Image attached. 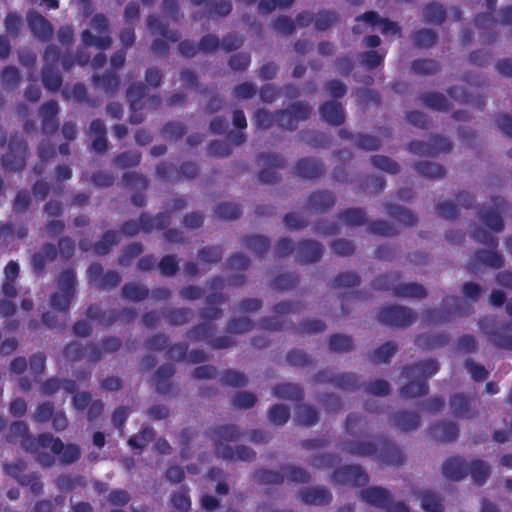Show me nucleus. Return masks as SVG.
<instances>
[{
    "instance_id": "obj_47",
    "label": "nucleus",
    "mask_w": 512,
    "mask_h": 512,
    "mask_svg": "<svg viewBox=\"0 0 512 512\" xmlns=\"http://www.w3.org/2000/svg\"><path fill=\"white\" fill-rule=\"evenodd\" d=\"M414 169L421 176L431 180L442 179L446 174V170L442 165L429 161H419L415 163Z\"/></svg>"
},
{
    "instance_id": "obj_33",
    "label": "nucleus",
    "mask_w": 512,
    "mask_h": 512,
    "mask_svg": "<svg viewBox=\"0 0 512 512\" xmlns=\"http://www.w3.org/2000/svg\"><path fill=\"white\" fill-rule=\"evenodd\" d=\"M147 26L153 32L162 36L165 40L175 43L180 39V33L170 30L167 23H163L157 15L150 14L147 17Z\"/></svg>"
},
{
    "instance_id": "obj_42",
    "label": "nucleus",
    "mask_w": 512,
    "mask_h": 512,
    "mask_svg": "<svg viewBox=\"0 0 512 512\" xmlns=\"http://www.w3.org/2000/svg\"><path fill=\"white\" fill-rule=\"evenodd\" d=\"M411 39L415 47L420 49L431 48L438 42V33L432 29H419L411 34Z\"/></svg>"
},
{
    "instance_id": "obj_5",
    "label": "nucleus",
    "mask_w": 512,
    "mask_h": 512,
    "mask_svg": "<svg viewBox=\"0 0 512 512\" xmlns=\"http://www.w3.org/2000/svg\"><path fill=\"white\" fill-rule=\"evenodd\" d=\"M28 146L18 134L12 135L7 152L1 157V166L9 172H21L26 166Z\"/></svg>"
},
{
    "instance_id": "obj_27",
    "label": "nucleus",
    "mask_w": 512,
    "mask_h": 512,
    "mask_svg": "<svg viewBox=\"0 0 512 512\" xmlns=\"http://www.w3.org/2000/svg\"><path fill=\"white\" fill-rule=\"evenodd\" d=\"M450 341L447 333H421L415 337V345L423 351L445 347Z\"/></svg>"
},
{
    "instance_id": "obj_2",
    "label": "nucleus",
    "mask_w": 512,
    "mask_h": 512,
    "mask_svg": "<svg viewBox=\"0 0 512 512\" xmlns=\"http://www.w3.org/2000/svg\"><path fill=\"white\" fill-rule=\"evenodd\" d=\"M344 450L353 456L367 457L377 454L380 465L400 466L404 463V456L398 446L387 438H379L378 444L368 441H348Z\"/></svg>"
},
{
    "instance_id": "obj_26",
    "label": "nucleus",
    "mask_w": 512,
    "mask_h": 512,
    "mask_svg": "<svg viewBox=\"0 0 512 512\" xmlns=\"http://www.w3.org/2000/svg\"><path fill=\"white\" fill-rule=\"evenodd\" d=\"M322 119L332 126H340L345 122V110L340 102L331 100L321 104L319 108Z\"/></svg>"
},
{
    "instance_id": "obj_34",
    "label": "nucleus",
    "mask_w": 512,
    "mask_h": 512,
    "mask_svg": "<svg viewBox=\"0 0 512 512\" xmlns=\"http://www.w3.org/2000/svg\"><path fill=\"white\" fill-rule=\"evenodd\" d=\"M86 316L92 321H97L101 325L111 326L118 320L117 310H102L97 304H90L86 309Z\"/></svg>"
},
{
    "instance_id": "obj_53",
    "label": "nucleus",
    "mask_w": 512,
    "mask_h": 512,
    "mask_svg": "<svg viewBox=\"0 0 512 512\" xmlns=\"http://www.w3.org/2000/svg\"><path fill=\"white\" fill-rule=\"evenodd\" d=\"M490 472L489 465L480 459L473 460L470 465H468V474L471 475L473 481L479 486L487 481Z\"/></svg>"
},
{
    "instance_id": "obj_21",
    "label": "nucleus",
    "mask_w": 512,
    "mask_h": 512,
    "mask_svg": "<svg viewBox=\"0 0 512 512\" xmlns=\"http://www.w3.org/2000/svg\"><path fill=\"white\" fill-rule=\"evenodd\" d=\"M193 6H203L207 17H227L233 10L231 0H190Z\"/></svg>"
},
{
    "instance_id": "obj_11",
    "label": "nucleus",
    "mask_w": 512,
    "mask_h": 512,
    "mask_svg": "<svg viewBox=\"0 0 512 512\" xmlns=\"http://www.w3.org/2000/svg\"><path fill=\"white\" fill-rule=\"evenodd\" d=\"M87 275L89 283L102 291L116 288L121 282V276L118 272L113 270L104 272L102 265L99 263L91 264L87 270Z\"/></svg>"
},
{
    "instance_id": "obj_10",
    "label": "nucleus",
    "mask_w": 512,
    "mask_h": 512,
    "mask_svg": "<svg viewBox=\"0 0 512 512\" xmlns=\"http://www.w3.org/2000/svg\"><path fill=\"white\" fill-rule=\"evenodd\" d=\"M331 480L336 485L364 487L369 482L367 472L358 464L343 465L331 474Z\"/></svg>"
},
{
    "instance_id": "obj_20",
    "label": "nucleus",
    "mask_w": 512,
    "mask_h": 512,
    "mask_svg": "<svg viewBox=\"0 0 512 512\" xmlns=\"http://www.w3.org/2000/svg\"><path fill=\"white\" fill-rule=\"evenodd\" d=\"M452 415L458 419H472L478 412L472 400L464 393H456L450 397Z\"/></svg>"
},
{
    "instance_id": "obj_16",
    "label": "nucleus",
    "mask_w": 512,
    "mask_h": 512,
    "mask_svg": "<svg viewBox=\"0 0 512 512\" xmlns=\"http://www.w3.org/2000/svg\"><path fill=\"white\" fill-rule=\"evenodd\" d=\"M463 301L459 297L455 296H448L443 299L444 305L452 304L454 306L453 310H447V309H438V308H431L427 309L423 313L424 321L427 324H443L446 322H449L451 320L452 315L458 314L460 312V306L462 305Z\"/></svg>"
},
{
    "instance_id": "obj_60",
    "label": "nucleus",
    "mask_w": 512,
    "mask_h": 512,
    "mask_svg": "<svg viewBox=\"0 0 512 512\" xmlns=\"http://www.w3.org/2000/svg\"><path fill=\"white\" fill-rule=\"evenodd\" d=\"M333 385L344 391H356L362 387L358 377L353 373L337 374L334 378Z\"/></svg>"
},
{
    "instance_id": "obj_23",
    "label": "nucleus",
    "mask_w": 512,
    "mask_h": 512,
    "mask_svg": "<svg viewBox=\"0 0 512 512\" xmlns=\"http://www.w3.org/2000/svg\"><path fill=\"white\" fill-rule=\"evenodd\" d=\"M27 23L33 35L42 40L48 41L53 35L51 23L36 11H30L27 14Z\"/></svg>"
},
{
    "instance_id": "obj_64",
    "label": "nucleus",
    "mask_w": 512,
    "mask_h": 512,
    "mask_svg": "<svg viewBox=\"0 0 512 512\" xmlns=\"http://www.w3.org/2000/svg\"><path fill=\"white\" fill-rule=\"evenodd\" d=\"M214 334V327L210 323H200L193 326L186 336L193 342L208 340Z\"/></svg>"
},
{
    "instance_id": "obj_12",
    "label": "nucleus",
    "mask_w": 512,
    "mask_h": 512,
    "mask_svg": "<svg viewBox=\"0 0 512 512\" xmlns=\"http://www.w3.org/2000/svg\"><path fill=\"white\" fill-rule=\"evenodd\" d=\"M258 160L265 168L261 169L258 173V179L264 184H275L279 181L280 176L276 169L285 167V158L277 153H261L258 155Z\"/></svg>"
},
{
    "instance_id": "obj_6",
    "label": "nucleus",
    "mask_w": 512,
    "mask_h": 512,
    "mask_svg": "<svg viewBox=\"0 0 512 512\" xmlns=\"http://www.w3.org/2000/svg\"><path fill=\"white\" fill-rule=\"evenodd\" d=\"M377 319L386 326L403 329L416 321L417 314L406 306L393 304L380 308Z\"/></svg>"
},
{
    "instance_id": "obj_61",
    "label": "nucleus",
    "mask_w": 512,
    "mask_h": 512,
    "mask_svg": "<svg viewBox=\"0 0 512 512\" xmlns=\"http://www.w3.org/2000/svg\"><path fill=\"white\" fill-rule=\"evenodd\" d=\"M290 408L284 404H274L268 410V418L276 426H283L290 419Z\"/></svg>"
},
{
    "instance_id": "obj_45",
    "label": "nucleus",
    "mask_w": 512,
    "mask_h": 512,
    "mask_svg": "<svg viewBox=\"0 0 512 512\" xmlns=\"http://www.w3.org/2000/svg\"><path fill=\"white\" fill-rule=\"evenodd\" d=\"M419 100L426 107L436 111H448L449 102L445 95L439 92H425L419 96Z\"/></svg>"
},
{
    "instance_id": "obj_49",
    "label": "nucleus",
    "mask_w": 512,
    "mask_h": 512,
    "mask_svg": "<svg viewBox=\"0 0 512 512\" xmlns=\"http://www.w3.org/2000/svg\"><path fill=\"white\" fill-rule=\"evenodd\" d=\"M398 346L393 341H387L370 353V360L373 363H389L396 354Z\"/></svg>"
},
{
    "instance_id": "obj_36",
    "label": "nucleus",
    "mask_w": 512,
    "mask_h": 512,
    "mask_svg": "<svg viewBox=\"0 0 512 512\" xmlns=\"http://www.w3.org/2000/svg\"><path fill=\"white\" fill-rule=\"evenodd\" d=\"M387 214L405 226L412 227L417 224V216L410 210L392 203L385 204Z\"/></svg>"
},
{
    "instance_id": "obj_63",
    "label": "nucleus",
    "mask_w": 512,
    "mask_h": 512,
    "mask_svg": "<svg viewBox=\"0 0 512 512\" xmlns=\"http://www.w3.org/2000/svg\"><path fill=\"white\" fill-rule=\"evenodd\" d=\"M281 471L289 482L308 483L311 479L310 474L303 468L294 465H283Z\"/></svg>"
},
{
    "instance_id": "obj_35",
    "label": "nucleus",
    "mask_w": 512,
    "mask_h": 512,
    "mask_svg": "<svg viewBox=\"0 0 512 512\" xmlns=\"http://www.w3.org/2000/svg\"><path fill=\"white\" fill-rule=\"evenodd\" d=\"M273 395L280 399L291 401H302L304 399V391L300 385L294 383H282L275 385L272 389Z\"/></svg>"
},
{
    "instance_id": "obj_62",
    "label": "nucleus",
    "mask_w": 512,
    "mask_h": 512,
    "mask_svg": "<svg viewBox=\"0 0 512 512\" xmlns=\"http://www.w3.org/2000/svg\"><path fill=\"white\" fill-rule=\"evenodd\" d=\"M371 164L384 172L396 175L400 172V165L393 159L385 155H373L370 158Z\"/></svg>"
},
{
    "instance_id": "obj_41",
    "label": "nucleus",
    "mask_w": 512,
    "mask_h": 512,
    "mask_svg": "<svg viewBox=\"0 0 512 512\" xmlns=\"http://www.w3.org/2000/svg\"><path fill=\"white\" fill-rule=\"evenodd\" d=\"M432 431L442 442H452L458 438L459 427L451 421H441L432 426Z\"/></svg>"
},
{
    "instance_id": "obj_30",
    "label": "nucleus",
    "mask_w": 512,
    "mask_h": 512,
    "mask_svg": "<svg viewBox=\"0 0 512 512\" xmlns=\"http://www.w3.org/2000/svg\"><path fill=\"white\" fill-rule=\"evenodd\" d=\"M92 82L96 88H100L105 94L113 96L120 88L121 79L116 72L108 70L102 75L94 74Z\"/></svg>"
},
{
    "instance_id": "obj_8",
    "label": "nucleus",
    "mask_w": 512,
    "mask_h": 512,
    "mask_svg": "<svg viewBox=\"0 0 512 512\" xmlns=\"http://www.w3.org/2000/svg\"><path fill=\"white\" fill-rule=\"evenodd\" d=\"M200 169L195 162H183L180 167L173 163L160 162L156 166V173L159 178L169 182H180L183 180H192L199 175Z\"/></svg>"
},
{
    "instance_id": "obj_54",
    "label": "nucleus",
    "mask_w": 512,
    "mask_h": 512,
    "mask_svg": "<svg viewBox=\"0 0 512 512\" xmlns=\"http://www.w3.org/2000/svg\"><path fill=\"white\" fill-rule=\"evenodd\" d=\"M423 16L427 23L440 25L445 22L447 15L443 5L432 2L423 8Z\"/></svg>"
},
{
    "instance_id": "obj_44",
    "label": "nucleus",
    "mask_w": 512,
    "mask_h": 512,
    "mask_svg": "<svg viewBox=\"0 0 512 512\" xmlns=\"http://www.w3.org/2000/svg\"><path fill=\"white\" fill-rule=\"evenodd\" d=\"M400 279L401 274L399 272H389L375 277L370 285L374 290L392 291L394 295V288L398 285Z\"/></svg>"
},
{
    "instance_id": "obj_58",
    "label": "nucleus",
    "mask_w": 512,
    "mask_h": 512,
    "mask_svg": "<svg viewBox=\"0 0 512 512\" xmlns=\"http://www.w3.org/2000/svg\"><path fill=\"white\" fill-rule=\"evenodd\" d=\"M57 285L60 291L67 293L68 296L74 297L76 286L75 270L72 268L63 270L57 278Z\"/></svg>"
},
{
    "instance_id": "obj_7",
    "label": "nucleus",
    "mask_w": 512,
    "mask_h": 512,
    "mask_svg": "<svg viewBox=\"0 0 512 512\" xmlns=\"http://www.w3.org/2000/svg\"><path fill=\"white\" fill-rule=\"evenodd\" d=\"M212 438L215 442L217 455L225 460H233L235 457L234 448L228 443L236 442L241 437L239 428L234 424L217 426L211 430Z\"/></svg>"
},
{
    "instance_id": "obj_29",
    "label": "nucleus",
    "mask_w": 512,
    "mask_h": 512,
    "mask_svg": "<svg viewBox=\"0 0 512 512\" xmlns=\"http://www.w3.org/2000/svg\"><path fill=\"white\" fill-rule=\"evenodd\" d=\"M299 497L303 503L314 506H323L332 500L331 492L323 486L306 488L300 492Z\"/></svg>"
},
{
    "instance_id": "obj_31",
    "label": "nucleus",
    "mask_w": 512,
    "mask_h": 512,
    "mask_svg": "<svg viewBox=\"0 0 512 512\" xmlns=\"http://www.w3.org/2000/svg\"><path fill=\"white\" fill-rule=\"evenodd\" d=\"M393 425L402 431L416 430L421 423L420 415L416 412L401 410L393 414Z\"/></svg>"
},
{
    "instance_id": "obj_13",
    "label": "nucleus",
    "mask_w": 512,
    "mask_h": 512,
    "mask_svg": "<svg viewBox=\"0 0 512 512\" xmlns=\"http://www.w3.org/2000/svg\"><path fill=\"white\" fill-rule=\"evenodd\" d=\"M491 202L493 208L481 210L480 218L486 227L493 232L499 233L504 230V222L500 214L507 212L508 203L500 196L492 197Z\"/></svg>"
},
{
    "instance_id": "obj_56",
    "label": "nucleus",
    "mask_w": 512,
    "mask_h": 512,
    "mask_svg": "<svg viewBox=\"0 0 512 512\" xmlns=\"http://www.w3.org/2000/svg\"><path fill=\"white\" fill-rule=\"evenodd\" d=\"M86 483L87 481L84 476H72L70 474H61L55 481L57 488L61 491H72L77 487H85Z\"/></svg>"
},
{
    "instance_id": "obj_50",
    "label": "nucleus",
    "mask_w": 512,
    "mask_h": 512,
    "mask_svg": "<svg viewBox=\"0 0 512 512\" xmlns=\"http://www.w3.org/2000/svg\"><path fill=\"white\" fill-rule=\"evenodd\" d=\"M411 69L417 75L430 76L438 73L441 65L435 59L423 58L412 61Z\"/></svg>"
},
{
    "instance_id": "obj_51",
    "label": "nucleus",
    "mask_w": 512,
    "mask_h": 512,
    "mask_svg": "<svg viewBox=\"0 0 512 512\" xmlns=\"http://www.w3.org/2000/svg\"><path fill=\"white\" fill-rule=\"evenodd\" d=\"M121 293L123 298L139 302L146 299L150 291L145 285L128 282L122 286Z\"/></svg>"
},
{
    "instance_id": "obj_43",
    "label": "nucleus",
    "mask_w": 512,
    "mask_h": 512,
    "mask_svg": "<svg viewBox=\"0 0 512 512\" xmlns=\"http://www.w3.org/2000/svg\"><path fill=\"white\" fill-rule=\"evenodd\" d=\"M421 507L424 512H443V503L440 495L431 490H423L418 493Z\"/></svg>"
},
{
    "instance_id": "obj_38",
    "label": "nucleus",
    "mask_w": 512,
    "mask_h": 512,
    "mask_svg": "<svg viewBox=\"0 0 512 512\" xmlns=\"http://www.w3.org/2000/svg\"><path fill=\"white\" fill-rule=\"evenodd\" d=\"M242 243L260 259L268 253L270 249V240L262 235L245 236Z\"/></svg>"
},
{
    "instance_id": "obj_14",
    "label": "nucleus",
    "mask_w": 512,
    "mask_h": 512,
    "mask_svg": "<svg viewBox=\"0 0 512 512\" xmlns=\"http://www.w3.org/2000/svg\"><path fill=\"white\" fill-rule=\"evenodd\" d=\"M503 266L504 258L500 253L494 251V249H479L474 252L466 267L470 272L477 273L483 267L500 269Z\"/></svg>"
},
{
    "instance_id": "obj_40",
    "label": "nucleus",
    "mask_w": 512,
    "mask_h": 512,
    "mask_svg": "<svg viewBox=\"0 0 512 512\" xmlns=\"http://www.w3.org/2000/svg\"><path fill=\"white\" fill-rule=\"evenodd\" d=\"M395 297L423 299L427 296V291L423 285L412 283H398L394 288Z\"/></svg>"
},
{
    "instance_id": "obj_28",
    "label": "nucleus",
    "mask_w": 512,
    "mask_h": 512,
    "mask_svg": "<svg viewBox=\"0 0 512 512\" xmlns=\"http://www.w3.org/2000/svg\"><path fill=\"white\" fill-rule=\"evenodd\" d=\"M336 197L332 191L316 190L307 199V208L314 211H327L335 206Z\"/></svg>"
},
{
    "instance_id": "obj_4",
    "label": "nucleus",
    "mask_w": 512,
    "mask_h": 512,
    "mask_svg": "<svg viewBox=\"0 0 512 512\" xmlns=\"http://www.w3.org/2000/svg\"><path fill=\"white\" fill-rule=\"evenodd\" d=\"M312 113V107L304 101H296L287 108L276 110V124L283 131H295Z\"/></svg>"
},
{
    "instance_id": "obj_32",
    "label": "nucleus",
    "mask_w": 512,
    "mask_h": 512,
    "mask_svg": "<svg viewBox=\"0 0 512 512\" xmlns=\"http://www.w3.org/2000/svg\"><path fill=\"white\" fill-rule=\"evenodd\" d=\"M175 374V368L172 364H163L159 366L154 374L156 391L159 394L166 395L171 389L172 385L170 379Z\"/></svg>"
},
{
    "instance_id": "obj_39",
    "label": "nucleus",
    "mask_w": 512,
    "mask_h": 512,
    "mask_svg": "<svg viewBox=\"0 0 512 512\" xmlns=\"http://www.w3.org/2000/svg\"><path fill=\"white\" fill-rule=\"evenodd\" d=\"M41 78L43 86L48 91L56 92L62 86L63 79L57 67H52L51 65H43Z\"/></svg>"
},
{
    "instance_id": "obj_25",
    "label": "nucleus",
    "mask_w": 512,
    "mask_h": 512,
    "mask_svg": "<svg viewBox=\"0 0 512 512\" xmlns=\"http://www.w3.org/2000/svg\"><path fill=\"white\" fill-rule=\"evenodd\" d=\"M474 24L482 30L481 41L484 44H491L497 38V33L494 31L496 20L491 12L478 13L474 18Z\"/></svg>"
},
{
    "instance_id": "obj_18",
    "label": "nucleus",
    "mask_w": 512,
    "mask_h": 512,
    "mask_svg": "<svg viewBox=\"0 0 512 512\" xmlns=\"http://www.w3.org/2000/svg\"><path fill=\"white\" fill-rule=\"evenodd\" d=\"M323 245L313 239H303L296 245V260L301 264L316 263L321 260Z\"/></svg>"
},
{
    "instance_id": "obj_24",
    "label": "nucleus",
    "mask_w": 512,
    "mask_h": 512,
    "mask_svg": "<svg viewBox=\"0 0 512 512\" xmlns=\"http://www.w3.org/2000/svg\"><path fill=\"white\" fill-rule=\"evenodd\" d=\"M442 473L449 480H462L468 475V464L460 456H451L443 462Z\"/></svg>"
},
{
    "instance_id": "obj_48",
    "label": "nucleus",
    "mask_w": 512,
    "mask_h": 512,
    "mask_svg": "<svg viewBox=\"0 0 512 512\" xmlns=\"http://www.w3.org/2000/svg\"><path fill=\"white\" fill-rule=\"evenodd\" d=\"M295 420L305 427H311L318 423L319 413L310 405H299L295 412Z\"/></svg>"
},
{
    "instance_id": "obj_3",
    "label": "nucleus",
    "mask_w": 512,
    "mask_h": 512,
    "mask_svg": "<svg viewBox=\"0 0 512 512\" xmlns=\"http://www.w3.org/2000/svg\"><path fill=\"white\" fill-rule=\"evenodd\" d=\"M6 440L9 443L20 441L21 447L26 452L36 453L38 449L42 448V445L53 440V435L44 432L35 437L29 433V427L24 421H15L10 425Z\"/></svg>"
},
{
    "instance_id": "obj_19",
    "label": "nucleus",
    "mask_w": 512,
    "mask_h": 512,
    "mask_svg": "<svg viewBox=\"0 0 512 512\" xmlns=\"http://www.w3.org/2000/svg\"><path fill=\"white\" fill-rule=\"evenodd\" d=\"M295 174L303 179L315 180L325 173V166L321 159L304 157L299 159L295 165Z\"/></svg>"
},
{
    "instance_id": "obj_46",
    "label": "nucleus",
    "mask_w": 512,
    "mask_h": 512,
    "mask_svg": "<svg viewBox=\"0 0 512 512\" xmlns=\"http://www.w3.org/2000/svg\"><path fill=\"white\" fill-rule=\"evenodd\" d=\"M338 218L348 226H362L368 221L363 208H346L338 213Z\"/></svg>"
},
{
    "instance_id": "obj_52",
    "label": "nucleus",
    "mask_w": 512,
    "mask_h": 512,
    "mask_svg": "<svg viewBox=\"0 0 512 512\" xmlns=\"http://www.w3.org/2000/svg\"><path fill=\"white\" fill-rule=\"evenodd\" d=\"M130 109L143 108V99L147 95V87L143 82H134L127 88Z\"/></svg>"
},
{
    "instance_id": "obj_55",
    "label": "nucleus",
    "mask_w": 512,
    "mask_h": 512,
    "mask_svg": "<svg viewBox=\"0 0 512 512\" xmlns=\"http://www.w3.org/2000/svg\"><path fill=\"white\" fill-rule=\"evenodd\" d=\"M192 314L190 308H171L163 312V316L171 326H181L189 322Z\"/></svg>"
},
{
    "instance_id": "obj_57",
    "label": "nucleus",
    "mask_w": 512,
    "mask_h": 512,
    "mask_svg": "<svg viewBox=\"0 0 512 512\" xmlns=\"http://www.w3.org/2000/svg\"><path fill=\"white\" fill-rule=\"evenodd\" d=\"M142 155L138 151L129 150L116 155L113 163L120 169L133 168L140 164Z\"/></svg>"
},
{
    "instance_id": "obj_59",
    "label": "nucleus",
    "mask_w": 512,
    "mask_h": 512,
    "mask_svg": "<svg viewBox=\"0 0 512 512\" xmlns=\"http://www.w3.org/2000/svg\"><path fill=\"white\" fill-rule=\"evenodd\" d=\"M81 41L85 47L95 46L101 50L108 49L112 44V38L109 35L95 36L88 29L82 31Z\"/></svg>"
},
{
    "instance_id": "obj_37",
    "label": "nucleus",
    "mask_w": 512,
    "mask_h": 512,
    "mask_svg": "<svg viewBox=\"0 0 512 512\" xmlns=\"http://www.w3.org/2000/svg\"><path fill=\"white\" fill-rule=\"evenodd\" d=\"M120 242V232L107 230L100 240L94 243L93 251L98 256L107 255Z\"/></svg>"
},
{
    "instance_id": "obj_22",
    "label": "nucleus",
    "mask_w": 512,
    "mask_h": 512,
    "mask_svg": "<svg viewBox=\"0 0 512 512\" xmlns=\"http://www.w3.org/2000/svg\"><path fill=\"white\" fill-rule=\"evenodd\" d=\"M512 320L505 321L501 325L487 332L488 340L498 349L512 351Z\"/></svg>"
},
{
    "instance_id": "obj_15",
    "label": "nucleus",
    "mask_w": 512,
    "mask_h": 512,
    "mask_svg": "<svg viewBox=\"0 0 512 512\" xmlns=\"http://www.w3.org/2000/svg\"><path fill=\"white\" fill-rule=\"evenodd\" d=\"M358 495L363 502L378 509H389L394 504L391 491L381 486H369L360 490Z\"/></svg>"
},
{
    "instance_id": "obj_9",
    "label": "nucleus",
    "mask_w": 512,
    "mask_h": 512,
    "mask_svg": "<svg viewBox=\"0 0 512 512\" xmlns=\"http://www.w3.org/2000/svg\"><path fill=\"white\" fill-rule=\"evenodd\" d=\"M406 149L418 156L436 157L440 153L450 152L452 144L448 138L441 135H431L428 141L414 140L407 144Z\"/></svg>"
},
{
    "instance_id": "obj_17",
    "label": "nucleus",
    "mask_w": 512,
    "mask_h": 512,
    "mask_svg": "<svg viewBox=\"0 0 512 512\" xmlns=\"http://www.w3.org/2000/svg\"><path fill=\"white\" fill-rule=\"evenodd\" d=\"M42 448H50L51 452L59 456L62 464L70 465L77 462L81 457V450L77 444L69 443L65 445L63 441L53 436V440L48 441Z\"/></svg>"
},
{
    "instance_id": "obj_1",
    "label": "nucleus",
    "mask_w": 512,
    "mask_h": 512,
    "mask_svg": "<svg viewBox=\"0 0 512 512\" xmlns=\"http://www.w3.org/2000/svg\"><path fill=\"white\" fill-rule=\"evenodd\" d=\"M439 369V362L433 358L405 365L401 373L409 379V382L400 388V396L405 399H412L428 394V379L437 374Z\"/></svg>"
}]
</instances>
